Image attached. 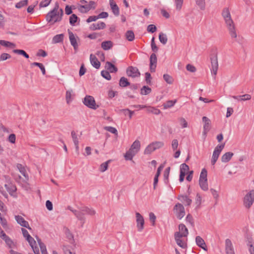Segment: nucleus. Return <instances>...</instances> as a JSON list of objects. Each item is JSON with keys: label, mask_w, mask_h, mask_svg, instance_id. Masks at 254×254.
<instances>
[{"label": "nucleus", "mask_w": 254, "mask_h": 254, "mask_svg": "<svg viewBox=\"0 0 254 254\" xmlns=\"http://www.w3.org/2000/svg\"><path fill=\"white\" fill-rule=\"evenodd\" d=\"M110 5L114 15L118 16L120 14L119 8L117 4L114 2V0H110Z\"/></svg>", "instance_id": "obj_17"}, {"label": "nucleus", "mask_w": 254, "mask_h": 254, "mask_svg": "<svg viewBox=\"0 0 254 254\" xmlns=\"http://www.w3.org/2000/svg\"><path fill=\"white\" fill-rule=\"evenodd\" d=\"M225 146V143L218 145L214 149V150L213 152H215L217 154L220 155L221 151L224 148Z\"/></svg>", "instance_id": "obj_47"}, {"label": "nucleus", "mask_w": 254, "mask_h": 254, "mask_svg": "<svg viewBox=\"0 0 254 254\" xmlns=\"http://www.w3.org/2000/svg\"><path fill=\"white\" fill-rule=\"evenodd\" d=\"M12 52L15 54L22 55L26 59H28L29 58V55L23 50L14 49Z\"/></svg>", "instance_id": "obj_31"}, {"label": "nucleus", "mask_w": 254, "mask_h": 254, "mask_svg": "<svg viewBox=\"0 0 254 254\" xmlns=\"http://www.w3.org/2000/svg\"><path fill=\"white\" fill-rule=\"evenodd\" d=\"M188 234H185L184 233H180V232H176L174 234L175 239H181L182 237H186Z\"/></svg>", "instance_id": "obj_46"}, {"label": "nucleus", "mask_w": 254, "mask_h": 254, "mask_svg": "<svg viewBox=\"0 0 254 254\" xmlns=\"http://www.w3.org/2000/svg\"><path fill=\"white\" fill-rule=\"evenodd\" d=\"M155 151L154 146L152 145L151 143L149 144L145 149L144 151V154H150L152 152Z\"/></svg>", "instance_id": "obj_34"}, {"label": "nucleus", "mask_w": 254, "mask_h": 254, "mask_svg": "<svg viewBox=\"0 0 254 254\" xmlns=\"http://www.w3.org/2000/svg\"><path fill=\"white\" fill-rule=\"evenodd\" d=\"M17 168L19 170V172L21 173V174L25 177V181L28 180V176L26 172V170L24 166L21 164H17Z\"/></svg>", "instance_id": "obj_20"}, {"label": "nucleus", "mask_w": 254, "mask_h": 254, "mask_svg": "<svg viewBox=\"0 0 254 254\" xmlns=\"http://www.w3.org/2000/svg\"><path fill=\"white\" fill-rule=\"evenodd\" d=\"M110 162H111V160H109L101 164L100 166V171L101 172H104L105 171H106L108 167V164Z\"/></svg>", "instance_id": "obj_39"}, {"label": "nucleus", "mask_w": 254, "mask_h": 254, "mask_svg": "<svg viewBox=\"0 0 254 254\" xmlns=\"http://www.w3.org/2000/svg\"><path fill=\"white\" fill-rule=\"evenodd\" d=\"M51 0H44L42 1L39 4L40 7H42L48 6L51 3Z\"/></svg>", "instance_id": "obj_61"}, {"label": "nucleus", "mask_w": 254, "mask_h": 254, "mask_svg": "<svg viewBox=\"0 0 254 254\" xmlns=\"http://www.w3.org/2000/svg\"><path fill=\"white\" fill-rule=\"evenodd\" d=\"M164 80L168 84H172L174 81L173 77L168 74L163 75Z\"/></svg>", "instance_id": "obj_41"}, {"label": "nucleus", "mask_w": 254, "mask_h": 254, "mask_svg": "<svg viewBox=\"0 0 254 254\" xmlns=\"http://www.w3.org/2000/svg\"><path fill=\"white\" fill-rule=\"evenodd\" d=\"M159 40L160 42L163 45H165L168 41L167 35L161 32L159 35Z\"/></svg>", "instance_id": "obj_29"}, {"label": "nucleus", "mask_w": 254, "mask_h": 254, "mask_svg": "<svg viewBox=\"0 0 254 254\" xmlns=\"http://www.w3.org/2000/svg\"><path fill=\"white\" fill-rule=\"evenodd\" d=\"M151 92V89L147 86H143L141 89L140 94L141 95H146Z\"/></svg>", "instance_id": "obj_32"}, {"label": "nucleus", "mask_w": 254, "mask_h": 254, "mask_svg": "<svg viewBox=\"0 0 254 254\" xmlns=\"http://www.w3.org/2000/svg\"><path fill=\"white\" fill-rule=\"evenodd\" d=\"M71 137L74 143H79L78 138L77 135L74 131H72L71 132Z\"/></svg>", "instance_id": "obj_58"}, {"label": "nucleus", "mask_w": 254, "mask_h": 254, "mask_svg": "<svg viewBox=\"0 0 254 254\" xmlns=\"http://www.w3.org/2000/svg\"><path fill=\"white\" fill-rule=\"evenodd\" d=\"M113 43L111 41H104L101 43V47L104 50H108L113 47Z\"/></svg>", "instance_id": "obj_22"}, {"label": "nucleus", "mask_w": 254, "mask_h": 254, "mask_svg": "<svg viewBox=\"0 0 254 254\" xmlns=\"http://www.w3.org/2000/svg\"><path fill=\"white\" fill-rule=\"evenodd\" d=\"M148 112L155 115H158L160 113V110L154 107H149L147 110Z\"/></svg>", "instance_id": "obj_52"}, {"label": "nucleus", "mask_w": 254, "mask_h": 254, "mask_svg": "<svg viewBox=\"0 0 254 254\" xmlns=\"http://www.w3.org/2000/svg\"><path fill=\"white\" fill-rule=\"evenodd\" d=\"M73 91L72 89L68 90L66 92L65 99L67 104H69L72 100L71 95Z\"/></svg>", "instance_id": "obj_42"}, {"label": "nucleus", "mask_w": 254, "mask_h": 254, "mask_svg": "<svg viewBox=\"0 0 254 254\" xmlns=\"http://www.w3.org/2000/svg\"><path fill=\"white\" fill-rule=\"evenodd\" d=\"M176 9L177 10H180L182 8V5L183 3V0H175Z\"/></svg>", "instance_id": "obj_54"}, {"label": "nucleus", "mask_w": 254, "mask_h": 254, "mask_svg": "<svg viewBox=\"0 0 254 254\" xmlns=\"http://www.w3.org/2000/svg\"><path fill=\"white\" fill-rule=\"evenodd\" d=\"M136 227L139 232H141L144 229V220L143 216L139 213H135Z\"/></svg>", "instance_id": "obj_9"}, {"label": "nucleus", "mask_w": 254, "mask_h": 254, "mask_svg": "<svg viewBox=\"0 0 254 254\" xmlns=\"http://www.w3.org/2000/svg\"><path fill=\"white\" fill-rule=\"evenodd\" d=\"M149 220L152 223V225L154 226L155 224V221L156 217L153 212H150L149 214Z\"/></svg>", "instance_id": "obj_57"}, {"label": "nucleus", "mask_w": 254, "mask_h": 254, "mask_svg": "<svg viewBox=\"0 0 254 254\" xmlns=\"http://www.w3.org/2000/svg\"><path fill=\"white\" fill-rule=\"evenodd\" d=\"M177 244L180 247L183 249H185L187 247V245L186 243L184 242L181 239H175Z\"/></svg>", "instance_id": "obj_49"}, {"label": "nucleus", "mask_w": 254, "mask_h": 254, "mask_svg": "<svg viewBox=\"0 0 254 254\" xmlns=\"http://www.w3.org/2000/svg\"><path fill=\"white\" fill-rule=\"evenodd\" d=\"M130 148H131L132 149L135 150L138 152L140 148V141L138 140H136L135 141H134L131 145Z\"/></svg>", "instance_id": "obj_30"}, {"label": "nucleus", "mask_w": 254, "mask_h": 254, "mask_svg": "<svg viewBox=\"0 0 254 254\" xmlns=\"http://www.w3.org/2000/svg\"><path fill=\"white\" fill-rule=\"evenodd\" d=\"M28 0H23L17 2L15 4V7L17 8H21L25 6H26L28 4Z\"/></svg>", "instance_id": "obj_37"}, {"label": "nucleus", "mask_w": 254, "mask_h": 254, "mask_svg": "<svg viewBox=\"0 0 254 254\" xmlns=\"http://www.w3.org/2000/svg\"><path fill=\"white\" fill-rule=\"evenodd\" d=\"M157 56L155 53H152L150 57V70L151 72L155 71L157 64Z\"/></svg>", "instance_id": "obj_10"}, {"label": "nucleus", "mask_w": 254, "mask_h": 254, "mask_svg": "<svg viewBox=\"0 0 254 254\" xmlns=\"http://www.w3.org/2000/svg\"><path fill=\"white\" fill-rule=\"evenodd\" d=\"M101 75L107 80H109L111 79V75L108 71L103 70L101 71Z\"/></svg>", "instance_id": "obj_50"}, {"label": "nucleus", "mask_w": 254, "mask_h": 254, "mask_svg": "<svg viewBox=\"0 0 254 254\" xmlns=\"http://www.w3.org/2000/svg\"><path fill=\"white\" fill-rule=\"evenodd\" d=\"M68 32L69 34V38L71 43V45L73 47L74 49L76 50L78 48V44L76 42V40L75 37L73 34V33L70 31L69 29L68 30Z\"/></svg>", "instance_id": "obj_14"}, {"label": "nucleus", "mask_w": 254, "mask_h": 254, "mask_svg": "<svg viewBox=\"0 0 254 254\" xmlns=\"http://www.w3.org/2000/svg\"><path fill=\"white\" fill-rule=\"evenodd\" d=\"M179 230L180 233H184L185 234H189V231L187 228L184 224H180L179 225Z\"/></svg>", "instance_id": "obj_44"}, {"label": "nucleus", "mask_w": 254, "mask_h": 254, "mask_svg": "<svg viewBox=\"0 0 254 254\" xmlns=\"http://www.w3.org/2000/svg\"><path fill=\"white\" fill-rule=\"evenodd\" d=\"M196 4L200 7L202 10L205 9V0H195Z\"/></svg>", "instance_id": "obj_48"}, {"label": "nucleus", "mask_w": 254, "mask_h": 254, "mask_svg": "<svg viewBox=\"0 0 254 254\" xmlns=\"http://www.w3.org/2000/svg\"><path fill=\"white\" fill-rule=\"evenodd\" d=\"M5 188L7 189V190L9 191L10 194H11L12 192H14L16 190V188L15 186H11L10 187H8L7 185H5Z\"/></svg>", "instance_id": "obj_64"}, {"label": "nucleus", "mask_w": 254, "mask_h": 254, "mask_svg": "<svg viewBox=\"0 0 254 254\" xmlns=\"http://www.w3.org/2000/svg\"><path fill=\"white\" fill-rule=\"evenodd\" d=\"M125 36L129 41H132L134 39V34L132 30L127 31L125 34Z\"/></svg>", "instance_id": "obj_27"}, {"label": "nucleus", "mask_w": 254, "mask_h": 254, "mask_svg": "<svg viewBox=\"0 0 254 254\" xmlns=\"http://www.w3.org/2000/svg\"><path fill=\"white\" fill-rule=\"evenodd\" d=\"M67 209L71 211L74 214L76 218L80 221L81 227H83L85 222V214L93 216L96 214L95 210L92 208H89L84 205L77 207V209H74L71 206H68Z\"/></svg>", "instance_id": "obj_1"}, {"label": "nucleus", "mask_w": 254, "mask_h": 254, "mask_svg": "<svg viewBox=\"0 0 254 254\" xmlns=\"http://www.w3.org/2000/svg\"><path fill=\"white\" fill-rule=\"evenodd\" d=\"M11 58V56L7 53H3L0 56V61L6 60Z\"/></svg>", "instance_id": "obj_59"}, {"label": "nucleus", "mask_w": 254, "mask_h": 254, "mask_svg": "<svg viewBox=\"0 0 254 254\" xmlns=\"http://www.w3.org/2000/svg\"><path fill=\"white\" fill-rule=\"evenodd\" d=\"M26 240L28 241V242L29 243V244L31 247H32L33 246L36 245L35 240L31 236H29L26 239Z\"/></svg>", "instance_id": "obj_62"}, {"label": "nucleus", "mask_w": 254, "mask_h": 254, "mask_svg": "<svg viewBox=\"0 0 254 254\" xmlns=\"http://www.w3.org/2000/svg\"><path fill=\"white\" fill-rule=\"evenodd\" d=\"M6 245L8 246L9 248H11L13 247V246L14 245L13 242L12 240L9 237H7L6 239L3 240Z\"/></svg>", "instance_id": "obj_56"}, {"label": "nucleus", "mask_w": 254, "mask_h": 254, "mask_svg": "<svg viewBox=\"0 0 254 254\" xmlns=\"http://www.w3.org/2000/svg\"><path fill=\"white\" fill-rule=\"evenodd\" d=\"M211 64V72L214 76L217 74V72L218 68V58L217 54H214L211 55L210 57Z\"/></svg>", "instance_id": "obj_5"}, {"label": "nucleus", "mask_w": 254, "mask_h": 254, "mask_svg": "<svg viewBox=\"0 0 254 254\" xmlns=\"http://www.w3.org/2000/svg\"><path fill=\"white\" fill-rule=\"evenodd\" d=\"M15 219L17 223L21 226L25 227L29 230H31V228L29 226L28 222L26 221L21 216L15 215Z\"/></svg>", "instance_id": "obj_11"}, {"label": "nucleus", "mask_w": 254, "mask_h": 254, "mask_svg": "<svg viewBox=\"0 0 254 254\" xmlns=\"http://www.w3.org/2000/svg\"><path fill=\"white\" fill-rule=\"evenodd\" d=\"M151 144L154 146L155 150L162 147L164 145V142L162 141H155L152 142Z\"/></svg>", "instance_id": "obj_40"}, {"label": "nucleus", "mask_w": 254, "mask_h": 254, "mask_svg": "<svg viewBox=\"0 0 254 254\" xmlns=\"http://www.w3.org/2000/svg\"><path fill=\"white\" fill-rule=\"evenodd\" d=\"M202 121L204 124L203 125L204 130H210V120L206 117H203L202 118Z\"/></svg>", "instance_id": "obj_24"}, {"label": "nucleus", "mask_w": 254, "mask_h": 254, "mask_svg": "<svg viewBox=\"0 0 254 254\" xmlns=\"http://www.w3.org/2000/svg\"><path fill=\"white\" fill-rule=\"evenodd\" d=\"M0 45L5 47H10L12 48L16 47V45L15 44L2 40H0Z\"/></svg>", "instance_id": "obj_26"}, {"label": "nucleus", "mask_w": 254, "mask_h": 254, "mask_svg": "<svg viewBox=\"0 0 254 254\" xmlns=\"http://www.w3.org/2000/svg\"><path fill=\"white\" fill-rule=\"evenodd\" d=\"M189 170V167L186 163L182 164L180 166V171H182L186 173Z\"/></svg>", "instance_id": "obj_60"}, {"label": "nucleus", "mask_w": 254, "mask_h": 254, "mask_svg": "<svg viewBox=\"0 0 254 254\" xmlns=\"http://www.w3.org/2000/svg\"><path fill=\"white\" fill-rule=\"evenodd\" d=\"M91 9H92V7L91 6L88 5V4H84L81 5L79 10L81 12L86 13L89 11Z\"/></svg>", "instance_id": "obj_35"}, {"label": "nucleus", "mask_w": 254, "mask_h": 254, "mask_svg": "<svg viewBox=\"0 0 254 254\" xmlns=\"http://www.w3.org/2000/svg\"><path fill=\"white\" fill-rule=\"evenodd\" d=\"M78 17L75 14H72L69 17V23L72 26H74L75 23L77 21Z\"/></svg>", "instance_id": "obj_33"}, {"label": "nucleus", "mask_w": 254, "mask_h": 254, "mask_svg": "<svg viewBox=\"0 0 254 254\" xmlns=\"http://www.w3.org/2000/svg\"><path fill=\"white\" fill-rule=\"evenodd\" d=\"M105 68L111 73H115L118 71V68L110 62H106Z\"/></svg>", "instance_id": "obj_18"}, {"label": "nucleus", "mask_w": 254, "mask_h": 254, "mask_svg": "<svg viewBox=\"0 0 254 254\" xmlns=\"http://www.w3.org/2000/svg\"><path fill=\"white\" fill-rule=\"evenodd\" d=\"M253 239L252 238L248 239L247 245L249 247V251L251 254H254V247L253 245Z\"/></svg>", "instance_id": "obj_36"}, {"label": "nucleus", "mask_w": 254, "mask_h": 254, "mask_svg": "<svg viewBox=\"0 0 254 254\" xmlns=\"http://www.w3.org/2000/svg\"><path fill=\"white\" fill-rule=\"evenodd\" d=\"M195 242L199 247L201 248L204 251H207V247L204 240L200 236H196L195 238Z\"/></svg>", "instance_id": "obj_13"}, {"label": "nucleus", "mask_w": 254, "mask_h": 254, "mask_svg": "<svg viewBox=\"0 0 254 254\" xmlns=\"http://www.w3.org/2000/svg\"><path fill=\"white\" fill-rule=\"evenodd\" d=\"M176 100H169L163 104L164 109L170 108L174 106Z\"/></svg>", "instance_id": "obj_38"}, {"label": "nucleus", "mask_w": 254, "mask_h": 254, "mask_svg": "<svg viewBox=\"0 0 254 254\" xmlns=\"http://www.w3.org/2000/svg\"><path fill=\"white\" fill-rule=\"evenodd\" d=\"M151 46L152 50L154 52H157L158 50V48L155 43V38L152 37L151 42Z\"/></svg>", "instance_id": "obj_53"}, {"label": "nucleus", "mask_w": 254, "mask_h": 254, "mask_svg": "<svg viewBox=\"0 0 254 254\" xmlns=\"http://www.w3.org/2000/svg\"><path fill=\"white\" fill-rule=\"evenodd\" d=\"M130 85L127 79L125 77H122L119 80V85L121 87L125 88Z\"/></svg>", "instance_id": "obj_23"}, {"label": "nucleus", "mask_w": 254, "mask_h": 254, "mask_svg": "<svg viewBox=\"0 0 254 254\" xmlns=\"http://www.w3.org/2000/svg\"><path fill=\"white\" fill-rule=\"evenodd\" d=\"M90 61L91 64L93 67H94L96 69L99 68V67H100L101 64L95 55L93 54L90 55Z\"/></svg>", "instance_id": "obj_15"}, {"label": "nucleus", "mask_w": 254, "mask_h": 254, "mask_svg": "<svg viewBox=\"0 0 254 254\" xmlns=\"http://www.w3.org/2000/svg\"><path fill=\"white\" fill-rule=\"evenodd\" d=\"M225 252L226 254H235L232 243L229 239L225 240Z\"/></svg>", "instance_id": "obj_12"}, {"label": "nucleus", "mask_w": 254, "mask_h": 254, "mask_svg": "<svg viewBox=\"0 0 254 254\" xmlns=\"http://www.w3.org/2000/svg\"><path fill=\"white\" fill-rule=\"evenodd\" d=\"M174 210L176 213L178 219H181L185 215V208L184 206L180 203H177L174 207Z\"/></svg>", "instance_id": "obj_6"}, {"label": "nucleus", "mask_w": 254, "mask_h": 254, "mask_svg": "<svg viewBox=\"0 0 254 254\" xmlns=\"http://www.w3.org/2000/svg\"><path fill=\"white\" fill-rule=\"evenodd\" d=\"M106 27V24L103 22H100L98 23H93L89 27L91 30H96L103 29Z\"/></svg>", "instance_id": "obj_16"}, {"label": "nucleus", "mask_w": 254, "mask_h": 254, "mask_svg": "<svg viewBox=\"0 0 254 254\" xmlns=\"http://www.w3.org/2000/svg\"><path fill=\"white\" fill-rule=\"evenodd\" d=\"M126 73L128 76L132 78L138 77L140 75L138 69L136 67L132 66H128L127 68Z\"/></svg>", "instance_id": "obj_7"}, {"label": "nucleus", "mask_w": 254, "mask_h": 254, "mask_svg": "<svg viewBox=\"0 0 254 254\" xmlns=\"http://www.w3.org/2000/svg\"><path fill=\"white\" fill-rule=\"evenodd\" d=\"M59 15L58 12H54V10L50 11L46 15V20L50 23L52 22L54 24L56 22H60V21H57L59 19Z\"/></svg>", "instance_id": "obj_8"}, {"label": "nucleus", "mask_w": 254, "mask_h": 254, "mask_svg": "<svg viewBox=\"0 0 254 254\" xmlns=\"http://www.w3.org/2000/svg\"><path fill=\"white\" fill-rule=\"evenodd\" d=\"M207 170L205 168L202 169L200 174L199 180H207Z\"/></svg>", "instance_id": "obj_43"}, {"label": "nucleus", "mask_w": 254, "mask_h": 254, "mask_svg": "<svg viewBox=\"0 0 254 254\" xmlns=\"http://www.w3.org/2000/svg\"><path fill=\"white\" fill-rule=\"evenodd\" d=\"M83 102L86 106L92 109L95 110L99 107V106L96 105L94 97L92 96L86 95L84 97Z\"/></svg>", "instance_id": "obj_4"}, {"label": "nucleus", "mask_w": 254, "mask_h": 254, "mask_svg": "<svg viewBox=\"0 0 254 254\" xmlns=\"http://www.w3.org/2000/svg\"><path fill=\"white\" fill-rule=\"evenodd\" d=\"M222 16L224 19L231 37L232 38H237V35L235 30L234 23L231 18L230 12L228 8L225 7L223 9Z\"/></svg>", "instance_id": "obj_2"}, {"label": "nucleus", "mask_w": 254, "mask_h": 254, "mask_svg": "<svg viewBox=\"0 0 254 254\" xmlns=\"http://www.w3.org/2000/svg\"><path fill=\"white\" fill-rule=\"evenodd\" d=\"M199 185L200 187V188L204 190H207L208 189V183H207V180H199Z\"/></svg>", "instance_id": "obj_28"}, {"label": "nucleus", "mask_w": 254, "mask_h": 254, "mask_svg": "<svg viewBox=\"0 0 254 254\" xmlns=\"http://www.w3.org/2000/svg\"><path fill=\"white\" fill-rule=\"evenodd\" d=\"M64 35L63 34H58L53 38V43H58L63 42Z\"/></svg>", "instance_id": "obj_25"}, {"label": "nucleus", "mask_w": 254, "mask_h": 254, "mask_svg": "<svg viewBox=\"0 0 254 254\" xmlns=\"http://www.w3.org/2000/svg\"><path fill=\"white\" fill-rule=\"evenodd\" d=\"M178 199L186 203V205H190L191 203L192 200L191 199L189 198L187 195H181L178 196Z\"/></svg>", "instance_id": "obj_21"}, {"label": "nucleus", "mask_w": 254, "mask_h": 254, "mask_svg": "<svg viewBox=\"0 0 254 254\" xmlns=\"http://www.w3.org/2000/svg\"><path fill=\"white\" fill-rule=\"evenodd\" d=\"M157 30L156 26L154 24H150L147 26V30L151 33H154Z\"/></svg>", "instance_id": "obj_55"}, {"label": "nucleus", "mask_w": 254, "mask_h": 254, "mask_svg": "<svg viewBox=\"0 0 254 254\" xmlns=\"http://www.w3.org/2000/svg\"><path fill=\"white\" fill-rule=\"evenodd\" d=\"M186 220L187 222H189L191 226L194 227V220H193L192 216L190 214H189L187 216Z\"/></svg>", "instance_id": "obj_51"}, {"label": "nucleus", "mask_w": 254, "mask_h": 254, "mask_svg": "<svg viewBox=\"0 0 254 254\" xmlns=\"http://www.w3.org/2000/svg\"><path fill=\"white\" fill-rule=\"evenodd\" d=\"M104 129L112 133H114V134L117 135H118V131L117 129L114 127H104Z\"/></svg>", "instance_id": "obj_45"}, {"label": "nucleus", "mask_w": 254, "mask_h": 254, "mask_svg": "<svg viewBox=\"0 0 254 254\" xmlns=\"http://www.w3.org/2000/svg\"><path fill=\"white\" fill-rule=\"evenodd\" d=\"M233 155L234 153L231 152H226L221 157V161L224 163L228 162L231 160Z\"/></svg>", "instance_id": "obj_19"}, {"label": "nucleus", "mask_w": 254, "mask_h": 254, "mask_svg": "<svg viewBox=\"0 0 254 254\" xmlns=\"http://www.w3.org/2000/svg\"><path fill=\"white\" fill-rule=\"evenodd\" d=\"M186 69H187V70L191 72H194L196 71L195 67L190 64H188L187 65Z\"/></svg>", "instance_id": "obj_63"}, {"label": "nucleus", "mask_w": 254, "mask_h": 254, "mask_svg": "<svg viewBox=\"0 0 254 254\" xmlns=\"http://www.w3.org/2000/svg\"><path fill=\"white\" fill-rule=\"evenodd\" d=\"M254 202V190L250 191L244 197L243 204L247 209H249Z\"/></svg>", "instance_id": "obj_3"}]
</instances>
